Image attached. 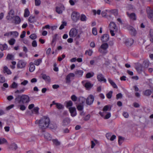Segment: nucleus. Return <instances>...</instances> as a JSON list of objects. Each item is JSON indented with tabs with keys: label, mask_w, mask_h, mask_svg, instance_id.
<instances>
[{
	"label": "nucleus",
	"mask_w": 153,
	"mask_h": 153,
	"mask_svg": "<svg viewBox=\"0 0 153 153\" xmlns=\"http://www.w3.org/2000/svg\"><path fill=\"white\" fill-rule=\"evenodd\" d=\"M85 86L87 88H90L92 87L91 83L89 82L86 83L85 85Z\"/></svg>",
	"instance_id": "obj_50"
},
{
	"label": "nucleus",
	"mask_w": 153,
	"mask_h": 153,
	"mask_svg": "<svg viewBox=\"0 0 153 153\" xmlns=\"http://www.w3.org/2000/svg\"><path fill=\"white\" fill-rule=\"evenodd\" d=\"M111 116V114L110 112H108L105 116L104 118L105 119H108Z\"/></svg>",
	"instance_id": "obj_62"
},
{
	"label": "nucleus",
	"mask_w": 153,
	"mask_h": 153,
	"mask_svg": "<svg viewBox=\"0 0 153 153\" xmlns=\"http://www.w3.org/2000/svg\"><path fill=\"white\" fill-rule=\"evenodd\" d=\"M15 102H17L19 104H24L27 103L30 101L29 97L27 95H18L15 99Z\"/></svg>",
	"instance_id": "obj_2"
},
{
	"label": "nucleus",
	"mask_w": 153,
	"mask_h": 153,
	"mask_svg": "<svg viewBox=\"0 0 153 153\" xmlns=\"http://www.w3.org/2000/svg\"><path fill=\"white\" fill-rule=\"evenodd\" d=\"M52 141L53 143V144L56 146H59L61 143L57 139H53L52 140Z\"/></svg>",
	"instance_id": "obj_33"
},
{
	"label": "nucleus",
	"mask_w": 153,
	"mask_h": 153,
	"mask_svg": "<svg viewBox=\"0 0 153 153\" xmlns=\"http://www.w3.org/2000/svg\"><path fill=\"white\" fill-rule=\"evenodd\" d=\"M149 64V62L147 60H146L143 61V63L142 66L143 67V68H147Z\"/></svg>",
	"instance_id": "obj_28"
},
{
	"label": "nucleus",
	"mask_w": 153,
	"mask_h": 153,
	"mask_svg": "<svg viewBox=\"0 0 153 153\" xmlns=\"http://www.w3.org/2000/svg\"><path fill=\"white\" fill-rule=\"evenodd\" d=\"M79 100L80 101H81L82 104H83L84 102L85 99L83 97H80L79 98Z\"/></svg>",
	"instance_id": "obj_59"
},
{
	"label": "nucleus",
	"mask_w": 153,
	"mask_h": 153,
	"mask_svg": "<svg viewBox=\"0 0 153 153\" xmlns=\"http://www.w3.org/2000/svg\"><path fill=\"white\" fill-rule=\"evenodd\" d=\"M14 16V11L13 10H11L8 13V15L6 17L7 20L11 19L13 18Z\"/></svg>",
	"instance_id": "obj_12"
},
{
	"label": "nucleus",
	"mask_w": 153,
	"mask_h": 153,
	"mask_svg": "<svg viewBox=\"0 0 153 153\" xmlns=\"http://www.w3.org/2000/svg\"><path fill=\"white\" fill-rule=\"evenodd\" d=\"M42 79L45 80L46 82H50L51 81V79L48 76H47L45 74H43L42 75Z\"/></svg>",
	"instance_id": "obj_23"
},
{
	"label": "nucleus",
	"mask_w": 153,
	"mask_h": 153,
	"mask_svg": "<svg viewBox=\"0 0 153 153\" xmlns=\"http://www.w3.org/2000/svg\"><path fill=\"white\" fill-rule=\"evenodd\" d=\"M10 35H14V37L16 38L17 37L19 33L17 31H11L10 32Z\"/></svg>",
	"instance_id": "obj_41"
},
{
	"label": "nucleus",
	"mask_w": 153,
	"mask_h": 153,
	"mask_svg": "<svg viewBox=\"0 0 153 153\" xmlns=\"http://www.w3.org/2000/svg\"><path fill=\"white\" fill-rule=\"evenodd\" d=\"M35 69V66L32 63H30V67L29 68V71L30 72H32L34 71Z\"/></svg>",
	"instance_id": "obj_35"
},
{
	"label": "nucleus",
	"mask_w": 153,
	"mask_h": 153,
	"mask_svg": "<svg viewBox=\"0 0 153 153\" xmlns=\"http://www.w3.org/2000/svg\"><path fill=\"white\" fill-rule=\"evenodd\" d=\"M9 148L12 150H16L18 148V146L16 144L13 143L10 145Z\"/></svg>",
	"instance_id": "obj_20"
},
{
	"label": "nucleus",
	"mask_w": 153,
	"mask_h": 153,
	"mask_svg": "<svg viewBox=\"0 0 153 153\" xmlns=\"http://www.w3.org/2000/svg\"><path fill=\"white\" fill-rule=\"evenodd\" d=\"M149 33L150 36V41L153 42V30L150 29Z\"/></svg>",
	"instance_id": "obj_43"
},
{
	"label": "nucleus",
	"mask_w": 153,
	"mask_h": 153,
	"mask_svg": "<svg viewBox=\"0 0 153 153\" xmlns=\"http://www.w3.org/2000/svg\"><path fill=\"white\" fill-rule=\"evenodd\" d=\"M108 47L107 43H104L102 44L98 49L99 52L102 54L105 55L107 53V49Z\"/></svg>",
	"instance_id": "obj_4"
},
{
	"label": "nucleus",
	"mask_w": 153,
	"mask_h": 153,
	"mask_svg": "<svg viewBox=\"0 0 153 153\" xmlns=\"http://www.w3.org/2000/svg\"><path fill=\"white\" fill-rule=\"evenodd\" d=\"M77 108L79 111H82L83 109V105H79L77 106Z\"/></svg>",
	"instance_id": "obj_55"
},
{
	"label": "nucleus",
	"mask_w": 153,
	"mask_h": 153,
	"mask_svg": "<svg viewBox=\"0 0 153 153\" xmlns=\"http://www.w3.org/2000/svg\"><path fill=\"white\" fill-rule=\"evenodd\" d=\"M15 23L16 24H19L21 22V19L18 16H16L15 17Z\"/></svg>",
	"instance_id": "obj_32"
},
{
	"label": "nucleus",
	"mask_w": 153,
	"mask_h": 153,
	"mask_svg": "<svg viewBox=\"0 0 153 153\" xmlns=\"http://www.w3.org/2000/svg\"><path fill=\"white\" fill-rule=\"evenodd\" d=\"M83 73L82 70H77L75 72V74L77 77H79L82 76Z\"/></svg>",
	"instance_id": "obj_22"
},
{
	"label": "nucleus",
	"mask_w": 153,
	"mask_h": 153,
	"mask_svg": "<svg viewBox=\"0 0 153 153\" xmlns=\"http://www.w3.org/2000/svg\"><path fill=\"white\" fill-rule=\"evenodd\" d=\"M136 69L139 73H141V72L143 71L144 70V68L141 65H139L136 68Z\"/></svg>",
	"instance_id": "obj_21"
},
{
	"label": "nucleus",
	"mask_w": 153,
	"mask_h": 153,
	"mask_svg": "<svg viewBox=\"0 0 153 153\" xmlns=\"http://www.w3.org/2000/svg\"><path fill=\"white\" fill-rule=\"evenodd\" d=\"M4 73H6L7 74H11L10 71L8 68L7 66H4Z\"/></svg>",
	"instance_id": "obj_29"
},
{
	"label": "nucleus",
	"mask_w": 153,
	"mask_h": 153,
	"mask_svg": "<svg viewBox=\"0 0 153 153\" xmlns=\"http://www.w3.org/2000/svg\"><path fill=\"white\" fill-rule=\"evenodd\" d=\"M124 138L121 136L119 137L118 143L120 145H121L124 141Z\"/></svg>",
	"instance_id": "obj_38"
},
{
	"label": "nucleus",
	"mask_w": 153,
	"mask_h": 153,
	"mask_svg": "<svg viewBox=\"0 0 153 153\" xmlns=\"http://www.w3.org/2000/svg\"><path fill=\"white\" fill-rule=\"evenodd\" d=\"M18 87V84L15 82H13L10 86V87L13 88H16Z\"/></svg>",
	"instance_id": "obj_44"
},
{
	"label": "nucleus",
	"mask_w": 153,
	"mask_h": 153,
	"mask_svg": "<svg viewBox=\"0 0 153 153\" xmlns=\"http://www.w3.org/2000/svg\"><path fill=\"white\" fill-rule=\"evenodd\" d=\"M7 48V45L5 44L3 45L0 44V49L1 51H3L4 50H6Z\"/></svg>",
	"instance_id": "obj_30"
},
{
	"label": "nucleus",
	"mask_w": 153,
	"mask_h": 153,
	"mask_svg": "<svg viewBox=\"0 0 153 153\" xmlns=\"http://www.w3.org/2000/svg\"><path fill=\"white\" fill-rule=\"evenodd\" d=\"M71 99L72 101H76L77 100V97L75 95H73L71 96Z\"/></svg>",
	"instance_id": "obj_60"
},
{
	"label": "nucleus",
	"mask_w": 153,
	"mask_h": 153,
	"mask_svg": "<svg viewBox=\"0 0 153 153\" xmlns=\"http://www.w3.org/2000/svg\"><path fill=\"white\" fill-rule=\"evenodd\" d=\"M70 122V119L68 117L65 118L62 121V126H66L68 125Z\"/></svg>",
	"instance_id": "obj_14"
},
{
	"label": "nucleus",
	"mask_w": 153,
	"mask_h": 153,
	"mask_svg": "<svg viewBox=\"0 0 153 153\" xmlns=\"http://www.w3.org/2000/svg\"><path fill=\"white\" fill-rule=\"evenodd\" d=\"M97 79L100 82L103 81L104 82H106V79L104 78V77L102 74H100L97 75Z\"/></svg>",
	"instance_id": "obj_15"
},
{
	"label": "nucleus",
	"mask_w": 153,
	"mask_h": 153,
	"mask_svg": "<svg viewBox=\"0 0 153 153\" xmlns=\"http://www.w3.org/2000/svg\"><path fill=\"white\" fill-rule=\"evenodd\" d=\"M45 138L48 140H51L52 138L51 135L48 132H46L44 134Z\"/></svg>",
	"instance_id": "obj_25"
},
{
	"label": "nucleus",
	"mask_w": 153,
	"mask_h": 153,
	"mask_svg": "<svg viewBox=\"0 0 153 153\" xmlns=\"http://www.w3.org/2000/svg\"><path fill=\"white\" fill-rule=\"evenodd\" d=\"M94 75V73H87L86 75V77L87 78H90L91 77H92Z\"/></svg>",
	"instance_id": "obj_42"
},
{
	"label": "nucleus",
	"mask_w": 153,
	"mask_h": 153,
	"mask_svg": "<svg viewBox=\"0 0 153 153\" xmlns=\"http://www.w3.org/2000/svg\"><path fill=\"white\" fill-rule=\"evenodd\" d=\"M110 33L112 36H114L115 33L117 31V27L115 23L113 22H111L109 26Z\"/></svg>",
	"instance_id": "obj_3"
},
{
	"label": "nucleus",
	"mask_w": 153,
	"mask_h": 153,
	"mask_svg": "<svg viewBox=\"0 0 153 153\" xmlns=\"http://www.w3.org/2000/svg\"><path fill=\"white\" fill-rule=\"evenodd\" d=\"M28 20L31 23H33L36 22L35 17L34 16H30L28 18Z\"/></svg>",
	"instance_id": "obj_36"
},
{
	"label": "nucleus",
	"mask_w": 153,
	"mask_h": 153,
	"mask_svg": "<svg viewBox=\"0 0 153 153\" xmlns=\"http://www.w3.org/2000/svg\"><path fill=\"white\" fill-rule=\"evenodd\" d=\"M73 105V102L71 100H69L67 102L66 107L71 106Z\"/></svg>",
	"instance_id": "obj_52"
},
{
	"label": "nucleus",
	"mask_w": 153,
	"mask_h": 153,
	"mask_svg": "<svg viewBox=\"0 0 153 153\" xmlns=\"http://www.w3.org/2000/svg\"><path fill=\"white\" fill-rule=\"evenodd\" d=\"M75 74L73 73H69L66 77V83H69L71 82L70 78L71 77H74Z\"/></svg>",
	"instance_id": "obj_18"
},
{
	"label": "nucleus",
	"mask_w": 153,
	"mask_h": 153,
	"mask_svg": "<svg viewBox=\"0 0 153 153\" xmlns=\"http://www.w3.org/2000/svg\"><path fill=\"white\" fill-rule=\"evenodd\" d=\"M57 35L55 34L54 36L53 37V39L52 41L51 45L53 47H54L55 45V43H54L56 41V39L57 36Z\"/></svg>",
	"instance_id": "obj_34"
},
{
	"label": "nucleus",
	"mask_w": 153,
	"mask_h": 153,
	"mask_svg": "<svg viewBox=\"0 0 153 153\" xmlns=\"http://www.w3.org/2000/svg\"><path fill=\"white\" fill-rule=\"evenodd\" d=\"M93 12L94 14V15H96V13H97L98 15H99L100 14L101 11L100 10H98L97 11H96V10H93Z\"/></svg>",
	"instance_id": "obj_48"
},
{
	"label": "nucleus",
	"mask_w": 153,
	"mask_h": 153,
	"mask_svg": "<svg viewBox=\"0 0 153 153\" xmlns=\"http://www.w3.org/2000/svg\"><path fill=\"white\" fill-rule=\"evenodd\" d=\"M93 51L92 50L89 49L88 50H86L85 52V54H86L88 53V54L89 56H91L93 53Z\"/></svg>",
	"instance_id": "obj_49"
},
{
	"label": "nucleus",
	"mask_w": 153,
	"mask_h": 153,
	"mask_svg": "<svg viewBox=\"0 0 153 153\" xmlns=\"http://www.w3.org/2000/svg\"><path fill=\"white\" fill-rule=\"evenodd\" d=\"M15 40L14 39L12 38L9 40L8 42L10 45H13L15 43Z\"/></svg>",
	"instance_id": "obj_47"
},
{
	"label": "nucleus",
	"mask_w": 153,
	"mask_h": 153,
	"mask_svg": "<svg viewBox=\"0 0 153 153\" xmlns=\"http://www.w3.org/2000/svg\"><path fill=\"white\" fill-rule=\"evenodd\" d=\"M67 23L66 22H63L62 24L60 26L59 29L62 30L64 28V26L66 25Z\"/></svg>",
	"instance_id": "obj_54"
},
{
	"label": "nucleus",
	"mask_w": 153,
	"mask_h": 153,
	"mask_svg": "<svg viewBox=\"0 0 153 153\" xmlns=\"http://www.w3.org/2000/svg\"><path fill=\"white\" fill-rule=\"evenodd\" d=\"M108 80L111 85L114 88H117V86L115 83L110 78H108Z\"/></svg>",
	"instance_id": "obj_27"
},
{
	"label": "nucleus",
	"mask_w": 153,
	"mask_h": 153,
	"mask_svg": "<svg viewBox=\"0 0 153 153\" xmlns=\"http://www.w3.org/2000/svg\"><path fill=\"white\" fill-rule=\"evenodd\" d=\"M77 30L76 29L72 28L69 33V35L71 37H75L77 35Z\"/></svg>",
	"instance_id": "obj_9"
},
{
	"label": "nucleus",
	"mask_w": 153,
	"mask_h": 153,
	"mask_svg": "<svg viewBox=\"0 0 153 153\" xmlns=\"http://www.w3.org/2000/svg\"><path fill=\"white\" fill-rule=\"evenodd\" d=\"M48 128L51 129H56L57 128V126L56 124L55 123H50L49 125V127H48Z\"/></svg>",
	"instance_id": "obj_24"
},
{
	"label": "nucleus",
	"mask_w": 153,
	"mask_h": 153,
	"mask_svg": "<svg viewBox=\"0 0 153 153\" xmlns=\"http://www.w3.org/2000/svg\"><path fill=\"white\" fill-rule=\"evenodd\" d=\"M5 81V78L2 75H0V82L1 83H4Z\"/></svg>",
	"instance_id": "obj_53"
},
{
	"label": "nucleus",
	"mask_w": 153,
	"mask_h": 153,
	"mask_svg": "<svg viewBox=\"0 0 153 153\" xmlns=\"http://www.w3.org/2000/svg\"><path fill=\"white\" fill-rule=\"evenodd\" d=\"M80 15L79 13L73 11L71 14V18L72 20L75 22H76L80 18Z\"/></svg>",
	"instance_id": "obj_5"
},
{
	"label": "nucleus",
	"mask_w": 153,
	"mask_h": 153,
	"mask_svg": "<svg viewBox=\"0 0 153 153\" xmlns=\"http://www.w3.org/2000/svg\"><path fill=\"white\" fill-rule=\"evenodd\" d=\"M134 40L131 38H128L127 39L125 42V45L128 47L131 46L133 44Z\"/></svg>",
	"instance_id": "obj_11"
},
{
	"label": "nucleus",
	"mask_w": 153,
	"mask_h": 153,
	"mask_svg": "<svg viewBox=\"0 0 153 153\" xmlns=\"http://www.w3.org/2000/svg\"><path fill=\"white\" fill-rule=\"evenodd\" d=\"M19 106L20 107V109L22 111H24L26 109L25 106L23 104H19Z\"/></svg>",
	"instance_id": "obj_56"
},
{
	"label": "nucleus",
	"mask_w": 153,
	"mask_h": 153,
	"mask_svg": "<svg viewBox=\"0 0 153 153\" xmlns=\"http://www.w3.org/2000/svg\"><path fill=\"white\" fill-rule=\"evenodd\" d=\"M50 120L48 117L44 116L39 121V126L40 128L43 130L49 127Z\"/></svg>",
	"instance_id": "obj_1"
},
{
	"label": "nucleus",
	"mask_w": 153,
	"mask_h": 153,
	"mask_svg": "<svg viewBox=\"0 0 153 153\" xmlns=\"http://www.w3.org/2000/svg\"><path fill=\"white\" fill-rule=\"evenodd\" d=\"M41 1L40 0H35V4L36 6H39L40 5Z\"/></svg>",
	"instance_id": "obj_64"
},
{
	"label": "nucleus",
	"mask_w": 153,
	"mask_h": 153,
	"mask_svg": "<svg viewBox=\"0 0 153 153\" xmlns=\"http://www.w3.org/2000/svg\"><path fill=\"white\" fill-rule=\"evenodd\" d=\"M113 91H110L106 95V97L108 99H111L112 97Z\"/></svg>",
	"instance_id": "obj_46"
},
{
	"label": "nucleus",
	"mask_w": 153,
	"mask_h": 153,
	"mask_svg": "<svg viewBox=\"0 0 153 153\" xmlns=\"http://www.w3.org/2000/svg\"><path fill=\"white\" fill-rule=\"evenodd\" d=\"M42 62V59H39L34 61V64L38 66Z\"/></svg>",
	"instance_id": "obj_31"
},
{
	"label": "nucleus",
	"mask_w": 153,
	"mask_h": 153,
	"mask_svg": "<svg viewBox=\"0 0 153 153\" xmlns=\"http://www.w3.org/2000/svg\"><path fill=\"white\" fill-rule=\"evenodd\" d=\"M32 46L33 47H36L37 46V42L35 40L33 41L32 43Z\"/></svg>",
	"instance_id": "obj_63"
},
{
	"label": "nucleus",
	"mask_w": 153,
	"mask_h": 153,
	"mask_svg": "<svg viewBox=\"0 0 153 153\" xmlns=\"http://www.w3.org/2000/svg\"><path fill=\"white\" fill-rule=\"evenodd\" d=\"M147 12L148 17L153 22V10L149 7L147 8Z\"/></svg>",
	"instance_id": "obj_7"
},
{
	"label": "nucleus",
	"mask_w": 153,
	"mask_h": 153,
	"mask_svg": "<svg viewBox=\"0 0 153 153\" xmlns=\"http://www.w3.org/2000/svg\"><path fill=\"white\" fill-rule=\"evenodd\" d=\"M143 93L144 95L146 96H149L152 94V91L148 89L144 91Z\"/></svg>",
	"instance_id": "obj_26"
},
{
	"label": "nucleus",
	"mask_w": 153,
	"mask_h": 153,
	"mask_svg": "<svg viewBox=\"0 0 153 153\" xmlns=\"http://www.w3.org/2000/svg\"><path fill=\"white\" fill-rule=\"evenodd\" d=\"M56 105V108L59 109H62L63 108V105L60 103H57Z\"/></svg>",
	"instance_id": "obj_51"
},
{
	"label": "nucleus",
	"mask_w": 153,
	"mask_h": 153,
	"mask_svg": "<svg viewBox=\"0 0 153 153\" xmlns=\"http://www.w3.org/2000/svg\"><path fill=\"white\" fill-rule=\"evenodd\" d=\"M30 38L32 39H36L37 36L35 34H32L29 36Z\"/></svg>",
	"instance_id": "obj_57"
},
{
	"label": "nucleus",
	"mask_w": 153,
	"mask_h": 153,
	"mask_svg": "<svg viewBox=\"0 0 153 153\" xmlns=\"http://www.w3.org/2000/svg\"><path fill=\"white\" fill-rule=\"evenodd\" d=\"M7 143V140L3 138H0V144H4V143Z\"/></svg>",
	"instance_id": "obj_39"
},
{
	"label": "nucleus",
	"mask_w": 153,
	"mask_h": 153,
	"mask_svg": "<svg viewBox=\"0 0 153 153\" xmlns=\"http://www.w3.org/2000/svg\"><path fill=\"white\" fill-rule=\"evenodd\" d=\"M127 14L128 16L133 20H136V16L135 13H132L129 14L128 12H127Z\"/></svg>",
	"instance_id": "obj_16"
},
{
	"label": "nucleus",
	"mask_w": 153,
	"mask_h": 153,
	"mask_svg": "<svg viewBox=\"0 0 153 153\" xmlns=\"http://www.w3.org/2000/svg\"><path fill=\"white\" fill-rule=\"evenodd\" d=\"M69 110L72 116L74 117L76 115V113L75 108L72 107H70L69 108Z\"/></svg>",
	"instance_id": "obj_17"
},
{
	"label": "nucleus",
	"mask_w": 153,
	"mask_h": 153,
	"mask_svg": "<svg viewBox=\"0 0 153 153\" xmlns=\"http://www.w3.org/2000/svg\"><path fill=\"white\" fill-rule=\"evenodd\" d=\"M92 32L93 34L94 35H96L97 34V30L96 27H94L92 29Z\"/></svg>",
	"instance_id": "obj_58"
},
{
	"label": "nucleus",
	"mask_w": 153,
	"mask_h": 153,
	"mask_svg": "<svg viewBox=\"0 0 153 153\" xmlns=\"http://www.w3.org/2000/svg\"><path fill=\"white\" fill-rule=\"evenodd\" d=\"M90 117V114H88L85 117L83 118L84 120L85 121H87L88 120Z\"/></svg>",
	"instance_id": "obj_61"
},
{
	"label": "nucleus",
	"mask_w": 153,
	"mask_h": 153,
	"mask_svg": "<svg viewBox=\"0 0 153 153\" xmlns=\"http://www.w3.org/2000/svg\"><path fill=\"white\" fill-rule=\"evenodd\" d=\"M30 14V12L27 8H26L25 10L24 16L25 17L28 16Z\"/></svg>",
	"instance_id": "obj_37"
},
{
	"label": "nucleus",
	"mask_w": 153,
	"mask_h": 153,
	"mask_svg": "<svg viewBox=\"0 0 153 153\" xmlns=\"http://www.w3.org/2000/svg\"><path fill=\"white\" fill-rule=\"evenodd\" d=\"M26 63L23 60L19 61L17 64V66L19 68H23L25 67Z\"/></svg>",
	"instance_id": "obj_13"
},
{
	"label": "nucleus",
	"mask_w": 153,
	"mask_h": 153,
	"mask_svg": "<svg viewBox=\"0 0 153 153\" xmlns=\"http://www.w3.org/2000/svg\"><path fill=\"white\" fill-rule=\"evenodd\" d=\"M6 58L9 60H13L14 56L11 54H8Z\"/></svg>",
	"instance_id": "obj_45"
},
{
	"label": "nucleus",
	"mask_w": 153,
	"mask_h": 153,
	"mask_svg": "<svg viewBox=\"0 0 153 153\" xmlns=\"http://www.w3.org/2000/svg\"><path fill=\"white\" fill-rule=\"evenodd\" d=\"M109 39V36L108 34H104L101 39V40L103 42H106Z\"/></svg>",
	"instance_id": "obj_19"
},
{
	"label": "nucleus",
	"mask_w": 153,
	"mask_h": 153,
	"mask_svg": "<svg viewBox=\"0 0 153 153\" xmlns=\"http://www.w3.org/2000/svg\"><path fill=\"white\" fill-rule=\"evenodd\" d=\"M94 96L91 94L89 95L86 100V103L88 105L92 104L94 100Z\"/></svg>",
	"instance_id": "obj_6"
},
{
	"label": "nucleus",
	"mask_w": 153,
	"mask_h": 153,
	"mask_svg": "<svg viewBox=\"0 0 153 153\" xmlns=\"http://www.w3.org/2000/svg\"><path fill=\"white\" fill-rule=\"evenodd\" d=\"M65 8L63 5H61L59 6H57L56 7V11L59 14H61L63 10H65Z\"/></svg>",
	"instance_id": "obj_10"
},
{
	"label": "nucleus",
	"mask_w": 153,
	"mask_h": 153,
	"mask_svg": "<svg viewBox=\"0 0 153 153\" xmlns=\"http://www.w3.org/2000/svg\"><path fill=\"white\" fill-rule=\"evenodd\" d=\"M127 29L129 31L130 34L133 36H135L137 34V31L132 26H129L127 27Z\"/></svg>",
	"instance_id": "obj_8"
},
{
	"label": "nucleus",
	"mask_w": 153,
	"mask_h": 153,
	"mask_svg": "<svg viewBox=\"0 0 153 153\" xmlns=\"http://www.w3.org/2000/svg\"><path fill=\"white\" fill-rule=\"evenodd\" d=\"M80 20L82 21H85L87 20L86 16L84 14H82L80 16Z\"/></svg>",
	"instance_id": "obj_40"
}]
</instances>
